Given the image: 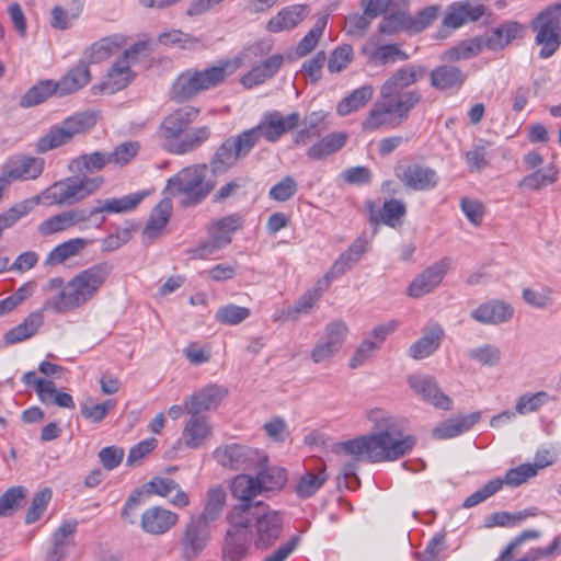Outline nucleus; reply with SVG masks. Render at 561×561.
Wrapping results in <instances>:
<instances>
[{"mask_svg": "<svg viewBox=\"0 0 561 561\" xmlns=\"http://www.w3.org/2000/svg\"><path fill=\"white\" fill-rule=\"evenodd\" d=\"M368 417L374 432L337 444L336 453L357 461L385 462L405 456L415 446L416 438L403 434V424L397 417L382 410L370 411Z\"/></svg>", "mask_w": 561, "mask_h": 561, "instance_id": "nucleus-1", "label": "nucleus"}, {"mask_svg": "<svg viewBox=\"0 0 561 561\" xmlns=\"http://www.w3.org/2000/svg\"><path fill=\"white\" fill-rule=\"evenodd\" d=\"M111 273L112 266L107 262L78 272L60 291L45 300L43 310L66 313L85 306L98 296Z\"/></svg>", "mask_w": 561, "mask_h": 561, "instance_id": "nucleus-2", "label": "nucleus"}, {"mask_svg": "<svg viewBox=\"0 0 561 561\" xmlns=\"http://www.w3.org/2000/svg\"><path fill=\"white\" fill-rule=\"evenodd\" d=\"M238 68L237 61L225 60L203 70L187 69L173 81L170 98L178 103L190 101L199 93L220 85Z\"/></svg>", "mask_w": 561, "mask_h": 561, "instance_id": "nucleus-3", "label": "nucleus"}, {"mask_svg": "<svg viewBox=\"0 0 561 561\" xmlns=\"http://www.w3.org/2000/svg\"><path fill=\"white\" fill-rule=\"evenodd\" d=\"M206 174L205 163L185 167L167 181L163 195L179 197L183 207L196 206L215 188V182L205 180Z\"/></svg>", "mask_w": 561, "mask_h": 561, "instance_id": "nucleus-4", "label": "nucleus"}, {"mask_svg": "<svg viewBox=\"0 0 561 561\" xmlns=\"http://www.w3.org/2000/svg\"><path fill=\"white\" fill-rule=\"evenodd\" d=\"M104 183L103 176H75L55 182L37 195L39 203L73 205L95 193Z\"/></svg>", "mask_w": 561, "mask_h": 561, "instance_id": "nucleus-5", "label": "nucleus"}, {"mask_svg": "<svg viewBox=\"0 0 561 561\" xmlns=\"http://www.w3.org/2000/svg\"><path fill=\"white\" fill-rule=\"evenodd\" d=\"M415 100L416 98L413 94H408L396 101L379 93V98L374 102L366 118L360 123L362 130L371 133L381 128L398 127L408 118Z\"/></svg>", "mask_w": 561, "mask_h": 561, "instance_id": "nucleus-6", "label": "nucleus"}, {"mask_svg": "<svg viewBox=\"0 0 561 561\" xmlns=\"http://www.w3.org/2000/svg\"><path fill=\"white\" fill-rule=\"evenodd\" d=\"M247 511V529L259 549H266L274 543L282 531V518L278 512L270 510L262 502L255 504H238Z\"/></svg>", "mask_w": 561, "mask_h": 561, "instance_id": "nucleus-7", "label": "nucleus"}, {"mask_svg": "<svg viewBox=\"0 0 561 561\" xmlns=\"http://www.w3.org/2000/svg\"><path fill=\"white\" fill-rule=\"evenodd\" d=\"M535 44L540 47L539 58L552 57L561 46V1L541 10L529 24Z\"/></svg>", "mask_w": 561, "mask_h": 561, "instance_id": "nucleus-8", "label": "nucleus"}, {"mask_svg": "<svg viewBox=\"0 0 561 561\" xmlns=\"http://www.w3.org/2000/svg\"><path fill=\"white\" fill-rule=\"evenodd\" d=\"M247 511L233 507L228 515L230 528L227 531L222 554L226 561H240L248 552L251 542L250 531L247 529Z\"/></svg>", "mask_w": 561, "mask_h": 561, "instance_id": "nucleus-9", "label": "nucleus"}, {"mask_svg": "<svg viewBox=\"0 0 561 561\" xmlns=\"http://www.w3.org/2000/svg\"><path fill=\"white\" fill-rule=\"evenodd\" d=\"M210 525L191 515L179 538L183 561H195L206 549L210 539Z\"/></svg>", "mask_w": 561, "mask_h": 561, "instance_id": "nucleus-10", "label": "nucleus"}, {"mask_svg": "<svg viewBox=\"0 0 561 561\" xmlns=\"http://www.w3.org/2000/svg\"><path fill=\"white\" fill-rule=\"evenodd\" d=\"M426 75V69L422 65H408L394 71L381 85L380 92L382 96L391 100H401V98L413 94L416 100L413 102V108L420 103L421 95L416 91H403L405 88L416 83Z\"/></svg>", "mask_w": 561, "mask_h": 561, "instance_id": "nucleus-11", "label": "nucleus"}, {"mask_svg": "<svg viewBox=\"0 0 561 561\" xmlns=\"http://www.w3.org/2000/svg\"><path fill=\"white\" fill-rule=\"evenodd\" d=\"M216 461L233 470H248L255 468L266 460V457L257 449L240 444L219 446L214 450Z\"/></svg>", "mask_w": 561, "mask_h": 561, "instance_id": "nucleus-12", "label": "nucleus"}, {"mask_svg": "<svg viewBox=\"0 0 561 561\" xmlns=\"http://www.w3.org/2000/svg\"><path fill=\"white\" fill-rule=\"evenodd\" d=\"M44 171V160L42 158L14 154L3 163L0 179L7 187L15 181H30L37 179Z\"/></svg>", "mask_w": 561, "mask_h": 561, "instance_id": "nucleus-13", "label": "nucleus"}, {"mask_svg": "<svg viewBox=\"0 0 561 561\" xmlns=\"http://www.w3.org/2000/svg\"><path fill=\"white\" fill-rule=\"evenodd\" d=\"M88 222L85 208H70L43 220L37 226V232L42 237H49L68 231L73 227H78L79 230H84L89 227Z\"/></svg>", "mask_w": 561, "mask_h": 561, "instance_id": "nucleus-14", "label": "nucleus"}, {"mask_svg": "<svg viewBox=\"0 0 561 561\" xmlns=\"http://www.w3.org/2000/svg\"><path fill=\"white\" fill-rule=\"evenodd\" d=\"M145 195V193L137 192L119 198L98 199L91 208H85L88 220L89 222H93L95 228H101L105 221V217L102 216L100 220H98V215L104 213L121 214L133 210L140 204Z\"/></svg>", "mask_w": 561, "mask_h": 561, "instance_id": "nucleus-15", "label": "nucleus"}, {"mask_svg": "<svg viewBox=\"0 0 561 561\" xmlns=\"http://www.w3.org/2000/svg\"><path fill=\"white\" fill-rule=\"evenodd\" d=\"M299 123L298 112L284 116L279 111H270L263 114L255 128L261 138L268 142H276L283 135L295 129Z\"/></svg>", "mask_w": 561, "mask_h": 561, "instance_id": "nucleus-16", "label": "nucleus"}, {"mask_svg": "<svg viewBox=\"0 0 561 561\" xmlns=\"http://www.w3.org/2000/svg\"><path fill=\"white\" fill-rule=\"evenodd\" d=\"M199 114L197 107L186 105L170 113L159 128V135L163 140V147L172 142H179V137L188 128Z\"/></svg>", "mask_w": 561, "mask_h": 561, "instance_id": "nucleus-17", "label": "nucleus"}, {"mask_svg": "<svg viewBox=\"0 0 561 561\" xmlns=\"http://www.w3.org/2000/svg\"><path fill=\"white\" fill-rule=\"evenodd\" d=\"M145 49V43H136L114 62L104 83L111 93L125 88L131 81L134 75L130 67L137 61L138 54Z\"/></svg>", "mask_w": 561, "mask_h": 561, "instance_id": "nucleus-18", "label": "nucleus"}, {"mask_svg": "<svg viewBox=\"0 0 561 561\" xmlns=\"http://www.w3.org/2000/svg\"><path fill=\"white\" fill-rule=\"evenodd\" d=\"M450 265L451 260L443 257L428 266L412 280L408 288L409 296L420 298L432 293L442 283Z\"/></svg>", "mask_w": 561, "mask_h": 561, "instance_id": "nucleus-19", "label": "nucleus"}, {"mask_svg": "<svg viewBox=\"0 0 561 561\" xmlns=\"http://www.w3.org/2000/svg\"><path fill=\"white\" fill-rule=\"evenodd\" d=\"M396 174L407 187L413 191H430L438 183L436 171L420 163L400 165Z\"/></svg>", "mask_w": 561, "mask_h": 561, "instance_id": "nucleus-20", "label": "nucleus"}, {"mask_svg": "<svg viewBox=\"0 0 561 561\" xmlns=\"http://www.w3.org/2000/svg\"><path fill=\"white\" fill-rule=\"evenodd\" d=\"M179 523V515L162 506H151L140 516V528L144 533L162 536Z\"/></svg>", "mask_w": 561, "mask_h": 561, "instance_id": "nucleus-21", "label": "nucleus"}, {"mask_svg": "<svg viewBox=\"0 0 561 561\" xmlns=\"http://www.w3.org/2000/svg\"><path fill=\"white\" fill-rule=\"evenodd\" d=\"M410 388L423 400L443 410L451 408V399L444 394L437 382L428 375H412L408 378Z\"/></svg>", "mask_w": 561, "mask_h": 561, "instance_id": "nucleus-22", "label": "nucleus"}, {"mask_svg": "<svg viewBox=\"0 0 561 561\" xmlns=\"http://www.w3.org/2000/svg\"><path fill=\"white\" fill-rule=\"evenodd\" d=\"M228 390L216 383L207 385L185 400L186 413L202 414L216 409L227 396Z\"/></svg>", "mask_w": 561, "mask_h": 561, "instance_id": "nucleus-23", "label": "nucleus"}, {"mask_svg": "<svg viewBox=\"0 0 561 561\" xmlns=\"http://www.w3.org/2000/svg\"><path fill=\"white\" fill-rule=\"evenodd\" d=\"M484 14V7L480 3L465 0L453 2L446 8L443 26L459 28L466 23L476 22Z\"/></svg>", "mask_w": 561, "mask_h": 561, "instance_id": "nucleus-24", "label": "nucleus"}, {"mask_svg": "<svg viewBox=\"0 0 561 561\" xmlns=\"http://www.w3.org/2000/svg\"><path fill=\"white\" fill-rule=\"evenodd\" d=\"M182 431V442L190 449H197L206 445L213 435V426L203 414L187 413Z\"/></svg>", "mask_w": 561, "mask_h": 561, "instance_id": "nucleus-25", "label": "nucleus"}, {"mask_svg": "<svg viewBox=\"0 0 561 561\" xmlns=\"http://www.w3.org/2000/svg\"><path fill=\"white\" fill-rule=\"evenodd\" d=\"M173 210L172 201L164 196L151 210L141 237L145 244L152 243L164 231Z\"/></svg>", "mask_w": 561, "mask_h": 561, "instance_id": "nucleus-26", "label": "nucleus"}, {"mask_svg": "<svg viewBox=\"0 0 561 561\" xmlns=\"http://www.w3.org/2000/svg\"><path fill=\"white\" fill-rule=\"evenodd\" d=\"M513 307L503 300H489L480 304L470 312V317L482 324H500L513 317Z\"/></svg>", "mask_w": 561, "mask_h": 561, "instance_id": "nucleus-27", "label": "nucleus"}, {"mask_svg": "<svg viewBox=\"0 0 561 561\" xmlns=\"http://www.w3.org/2000/svg\"><path fill=\"white\" fill-rule=\"evenodd\" d=\"M76 528V522H66L55 530L45 561H64L66 559L70 547L73 545Z\"/></svg>", "mask_w": 561, "mask_h": 561, "instance_id": "nucleus-28", "label": "nucleus"}, {"mask_svg": "<svg viewBox=\"0 0 561 561\" xmlns=\"http://www.w3.org/2000/svg\"><path fill=\"white\" fill-rule=\"evenodd\" d=\"M444 330L439 324L427 328L422 337L409 347V355L414 359H423L431 356L440 345Z\"/></svg>", "mask_w": 561, "mask_h": 561, "instance_id": "nucleus-29", "label": "nucleus"}, {"mask_svg": "<svg viewBox=\"0 0 561 561\" xmlns=\"http://www.w3.org/2000/svg\"><path fill=\"white\" fill-rule=\"evenodd\" d=\"M308 13L306 4L287 7L268 21L267 30L274 33L291 30L304 21Z\"/></svg>", "mask_w": 561, "mask_h": 561, "instance_id": "nucleus-30", "label": "nucleus"}, {"mask_svg": "<svg viewBox=\"0 0 561 561\" xmlns=\"http://www.w3.org/2000/svg\"><path fill=\"white\" fill-rule=\"evenodd\" d=\"M367 239L364 237H358L352 242L347 250L341 253L334 261L330 267L331 274H334L336 277L345 274L360 260V257L367 252Z\"/></svg>", "mask_w": 561, "mask_h": 561, "instance_id": "nucleus-31", "label": "nucleus"}, {"mask_svg": "<svg viewBox=\"0 0 561 561\" xmlns=\"http://www.w3.org/2000/svg\"><path fill=\"white\" fill-rule=\"evenodd\" d=\"M283 61L284 57L280 54L268 57L242 77V84L247 88H252L265 82L279 70Z\"/></svg>", "mask_w": 561, "mask_h": 561, "instance_id": "nucleus-32", "label": "nucleus"}, {"mask_svg": "<svg viewBox=\"0 0 561 561\" xmlns=\"http://www.w3.org/2000/svg\"><path fill=\"white\" fill-rule=\"evenodd\" d=\"M480 417L481 414L479 412H474L465 416L446 420L433 430V436L438 439L456 437L468 432L476 423L479 422Z\"/></svg>", "mask_w": 561, "mask_h": 561, "instance_id": "nucleus-33", "label": "nucleus"}, {"mask_svg": "<svg viewBox=\"0 0 561 561\" xmlns=\"http://www.w3.org/2000/svg\"><path fill=\"white\" fill-rule=\"evenodd\" d=\"M44 323L42 310L31 312L22 323L10 329L4 335L7 344H16L23 342L37 333Z\"/></svg>", "mask_w": 561, "mask_h": 561, "instance_id": "nucleus-34", "label": "nucleus"}, {"mask_svg": "<svg viewBox=\"0 0 561 561\" xmlns=\"http://www.w3.org/2000/svg\"><path fill=\"white\" fill-rule=\"evenodd\" d=\"M91 79L90 70L85 62H79L71 68L59 81H55L57 94L67 95L83 88Z\"/></svg>", "mask_w": 561, "mask_h": 561, "instance_id": "nucleus-35", "label": "nucleus"}, {"mask_svg": "<svg viewBox=\"0 0 561 561\" xmlns=\"http://www.w3.org/2000/svg\"><path fill=\"white\" fill-rule=\"evenodd\" d=\"M84 7V0H66L64 5H55L51 9L50 25L56 30H67L80 16Z\"/></svg>", "mask_w": 561, "mask_h": 561, "instance_id": "nucleus-36", "label": "nucleus"}, {"mask_svg": "<svg viewBox=\"0 0 561 561\" xmlns=\"http://www.w3.org/2000/svg\"><path fill=\"white\" fill-rule=\"evenodd\" d=\"M466 80V75L455 66L443 65L431 72V84L437 90L459 89Z\"/></svg>", "mask_w": 561, "mask_h": 561, "instance_id": "nucleus-37", "label": "nucleus"}, {"mask_svg": "<svg viewBox=\"0 0 561 561\" xmlns=\"http://www.w3.org/2000/svg\"><path fill=\"white\" fill-rule=\"evenodd\" d=\"M374 87L371 84L362 85L350 94L344 96L336 105V113L340 116H347L365 107L373 99Z\"/></svg>", "mask_w": 561, "mask_h": 561, "instance_id": "nucleus-38", "label": "nucleus"}, {"mask_svg": "<svg viewBox=\"0 0 561 561\" xmlns=\"http://www.w3.org/2000/svg\"><path fill=\"white\" fill-rule=\"evenodd\" d=\"M346 140L347 135L343 131L328 134L308 148L307 156L312 160H323L339 151Z\"/></svg>", "mask_w": 561, "mask_h": 561, "instance_id": "nucleus-39", "label": "nucleus"}, {"mask_svg": "<svg viewBox=\"0 0 561 561\" xmlns=\"http://www.w3.org/2000/svg\"><path fill=\"white\" fill-rule=\"evenodd\" d=\"M89 244L83 238H73L56 245L47 255L45 265L56 266L77 256Z\"/></svg>", "mask_w": 561, "mask_h": 561, "instance_id": "nucleus-40", "label": "nucleus"}, {"mask_svg": "<svg viewBox=\"0 0 561 561\" xmlns=\"http://www.w3.org/2000/svg\"><path fill=\"white\" fill-rule=\"evenodd\" d=\"M523 25L518 22H506L496 27L489 37L484 39L485 47L491 50H500L506 47L515 38L520 36Z\"/></svg>", "mask_w": 561, "mask_h": 561, "instance_id": "nucleus-41", "label": "nucleus"}, {"mask_svg": "<svg viewBox=\"0 0 561 561\" xmlns=\"http://www.w3.org/2000/svg\"><path fill=\"white\" fill-rule=\"evenodd\" d=\"M226 504V492L220 486H213L207 491L206 502L202 513L193 514L206 524L217 520Z\"/></svg>", "mask_w": 561, "mask_h": 561, "instance_id": "nucleus-42", "label": "nucleus"}, {"mask_svg": "<svg viewBox=\"0 0 561 561\" xmlns=\"http://www.w3.org/2000/svg\"><path fill=\"white\" fill-rule=\"evenodd\" d=\"M237 149L230 138H227L215 151L210 168L214 174H222L230 170L240 159Z\"/></svg>", "mask_w": 561, "mask_h": 561, "instance_id": "nucleus-43", "label": "nucleus"}, {"mask_svg": "<svg viewBox=\"0 0 561 561\" xmlns=\"http://www.w3.org/2000/svg\"><path fill=\"white\" fill-rule=\"evenodd\" d=\"M559 170L550 164L545 168L537 169L533 173L527 174L518 182L520 190L539 191L548 185L553 184L558 180Z\"/></svg>", "mask_w": 561, "mask_h": 561, "instance_id": "nucleus-44", "label": "nucleus"}, {"mask_svg": "<svg viewBox=\"0 0 561 561\" xmlns=\"http://www.w3.org/2000/svg\"><path fill=\"white\" fill-rule=\"evenodd\" d=\"M107 163L108 159L104 153L92 152L72 159L69 162L68 169L73 174L88 176L90 173L102 170Z\"/></svg>", "mask_w": 561, "mask_h": 561, "instance_id": "nucleus-45", "label": "nucleus"}, {"mask_svg": "<svg viewBox=\"0 0 561 561\" xmlns=\"http://www.w3.org/2000/svg\"><path fill=\"white\" fill-rule=\"evenodd\" d=\"M210 134L211 131L208 126L194 128L191 133L180 139L179 142L170 144L168 146V151L174 154L191 152L206 142L209 139Z\"/></svg>", "mask_w": 561, "mask_h": 561, "instance_id": "nucleus-46", "label": "nucleus"}, {"mask_svg": "<svg viewBox=\"0 0 561 561\" xmlns=\"http://www.w3.org/2000/svg\"><path fill=\"white\" fill-rule=\"evenodd\" d=\"M126 39L123 35L114 34L94 43L87 51L85 58L90 62H100L124 46Z\"/></svg>", "mask_w": 561, "mask_h": 561, "instance_id": "nucleus-47", "label": "nucleus"}, {"mask_svg": "<svg viewBox=\"0 0 561 561\" xmlns=\"http://www.w3.org/2000/svg\"><path fill=\"white\" fill-rule=\"evenodd\" d=\"M483 47H485L484 38H469L445 50L442 58L447 61L467 60L480 54Z\"/></svg>", "mask_w": 561, "mask_h": 561, "instance_id": "nucleus-48", "label": "nucleus"}, {"mask_svg": "<svg viewBox=\"0 0 561 561\" xmlns=\"http://www.w3.org/2000/svg\"><path fill=\"white\" fill-rule=\"evenodd\" d=\"M328 480V474L324 469L318 472L306 471L302 473L295 485V492L300 499H308L316 494Z\"/></svg>", "mask_w": 561, "mask_h": 561, "instance_id": "nucleus-49", "label": "nucleus"}, {"mask_svg": "<svg viewBox=\"0 0 561 561\" xmlns=\"http://www.w3.org/2000/svg\"><path fill=\"white\" fill-rule=\"evenodd\" d=\"M231 493L241 501L240 504H251V501L261 494V490L255 477L239 474L232 480Z\"/></svg>", "mask_w": 561, "mask_h": 561, "instance_id": "nucleus-50", "label": "nucleus"}, {"mask_svg": "<svg viewBox=\"0 0 561 561\" xmlns=\"http://www.w3.org/2000/svg\"><path fill=\"white\" fill-rule=\"evenodd\" d=\"M54 93H57L54 80H45L28 89L20 100V106L28 108L46 101Z\"/></svg>", "mask_w": 561, "mask_h": 561, "instance_id": "nucleus-51", "label": "nucleus"}, {"mask_svg": "<svg viewBox=\"0 0 561 561\" xmlns=\"http://www.w3.org/2000/svg\"><path fill=\"white\" fill-rule=\"evenodd\" d=\"M243 225V219L237 214L225 216L213 221L208 226V236L221 237L227 239V245L231 243V236L238 231Z\"/></svg>", "mask_w": 561, "mask_h": 561, "instance_id": "nucleus-52", "label": "nucleus"}, {"mask_svg": "<svg viewBox=\"0 0 561 561\" xmlns=\"http://www.w3.org/2000/svg\"><path fill=\"white\" fill-rule=\"evenodd\" d=\"M310 291H306L299 297L293 307L282 310L274 314L273 320L276 321H289L296 320L300 314H307L319 301Z\"/></svg>", "mask_w": 561, "mask_h": 561, "instance_id": "nucleus-53", "label": "nucleus"}, {"mask_svg": "<svg viewBox=\"0 0 561 561\" xmlns=\"http://www.w3.org/2000/svg\"><path fill=\"white\" fill-rule=\"evenodd\" d=\"M350 333L348 324L342 319H335L325 324L319 339L341 352Z\"/></svg>", "mask_w": 561, "mask_h": 561, "instance_id": "nucleus-54", "label": "nucleus"}, {"mask_svg": "<svg viewBox=\"0 0 561 561\" xmlns=\"http://www.w3.org/2000/svg\"><path fill=\"white\" fill-rule=\"evenodd\" d=\"M350 333L348 324L342 319H335L325 324L319 339L341 352Z\"/></svg>", "mask_w": 561, "mask_h": 561, "instance_id": "nucleus-55", "label": "nucleus"}, {"mask_svg": "<svg viewBox=\"0 0 561 561\" xmlns=\"http://www.w3.org/2000/svg\"><path fill=\"white\" fill-rule=\"evenodd\" d=\"M327 23H328V16H321L317 20L314 25L309 30V32L297 44L296 55L298 57L307 56L317 47L320 38L322 37V34L327 26Z\"/></svg>", "mask_w": 561, "mask_h": 561, "instance_id": "nucleus-56", "label": "nucleus"}, {"mask_svg": "<svg viewBox=\"0 0 561 561\" xmlns=\"http://www.w3.org/2000/svg\"><path fill=\"white\" fill-rule=\"evenodd\" d=\"M251 316V310L247 307L228 304L217 309L215 320L225 325H238Z\"/></svg>", "mask_w": 561, "mask_h": 561, "instance_id": "nucleus-57", "label": "nucleus"}, {"mask_svg": "<svg viewBox=\"0 0 561 561\" xmlns=\"http://www.w3.org/2000/svg\"><path fill=\"white\" fill-rule=\"evenodd\" d=\"M467 356L482 366L494 367L500 364L502 352L494 344H482L470 348Z\"/></svg>", "mask_w": 561, "mask_h": 561, "instance_id": "nucleus-58", "label": "nucleus"}, {"mask_svg": "<svg viewBox=\"0 0 561 561\" xmlns=\"http://www.w3.org/2000/svg\"><path fill=\"white\" fill-rule=\"evenodd\" d=\"M368 58L376 65H387L408 59V55L397 45L388 44L376 47L368 53Z\"/></svg>", "mask_w": 561, "mask_h": 561, "instance_id": "nucleus-59", "label": "nucleus"}, {"mask_svg": "<svg viewBox=\"0 0 561 561\" xmlns=\"http://www.w3.org/2000/svg\"><path fill=\"white\" fill-rule=\"evenodd\" d=\"M412 15L405 11H398L386 16L379 24V30L382 33H397V32H409L411 33Z\"/></svg>", "mask_w": 561, "mask_h": 561, "instance_id": "nucleus-60", "label": "nucleus"}, {"mask_svg": "<svg viewBox=\"0 0 561 561\" xmlns=\"http://www.w3.org/2000/svg\"><path fill=\"white\" fill-rule=\"evenodd\" d=\"M71 139L72 138L65 126L60 124L59 126L51 128L45 136L38 139L36 145L37 151L47 152L69 142Z\"/></svg>", "mask_w": 561, "mask_h": 561, "instance_id": "nucleus-61", "label": "nucleus"}, {"mask_svg": "<svg viewBox=\"0 0 561 561\" xmlns=\"http://www.w3.org/2000/svg\"><path fill=\"white\" fill-rule=\"evenodd\" d=\"M353 58L354 51L352 46L347 44L340 45L328 58V70L331 73H340L352 64Z\"/></svg>", "mask_w": 561, "mask_h": 561, "instance_id": "nucleus-62", "label": "nucleus"}, {"mask_svg": "<svg viewBox=\"0 0 561 561\" xmlns=\"http://www.w3.org/2000/svg\"><path fill=\"white\" fill-rule=\"evenodd\" d=\"M550 396L546 391H538L536 393H525L517 400L515 410L516 413L525 415L538 411L542 405L550 401Z\"/></svg>", "mask_w": 561, "mask_h": 561, "instance_id": "nucleus-63", "label": "nucleus"}, {"mask_svg": "<svg viewBox=\"0 0 561 561\" xmlns=\"http://www.w3.org/2000/svg\"><path fill=\"white\" fill-rule=\"evenodd\" d=\"M255 478L262 493L280 489L285 484L286 472L280 468L274 467L260 471Z\"/></svg>", "mask_w": 561, "mask_h": 561, "instance_id": "nucleus-64", "label": "nucleus"}]
</instances>
